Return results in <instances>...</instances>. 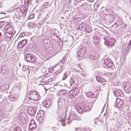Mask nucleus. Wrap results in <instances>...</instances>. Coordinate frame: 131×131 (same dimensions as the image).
I'll list each match as a JSON object with an SVG mask.
<instances>
[{"instance_id": "1", "label": "nucleus", "mask_w": 131, "mask_h": 131, "mask_svg": "<svg viewBox=\"0 0 131 131\" xmlns=\"http://www.w3.org/2000/svg\"><path fill=\"white\" fill-rule=\"evenodd\" d=\"M67 95V94L65 92L61 93L60 96L59 97V100L58 101V105L61 103L66 104L68 102V98L66 97Z\"/></svg>"}, {"instance_id": "2", "label": "nucleus", "mask_w": 131, "mask_h": 131, "mask_svg": "<svg viewBox=\"0 0 131 131\" xmlns=\"http://www.w3.org/2000/svg\"><path fill=\"white\" fill-rule=\"evenodd\" d=\"M105 40L104 44L109 48L112 47L114 45L115 40L113 38H104Z\"/></svg>"}, {"instance_id": "3", "label": "nucleus", "mask_w": 131, "mask_h": 131, "mask_svg": "<svg viewBox=\"0 0 131 131\" xmlns=\"http://www.w3.org/2000/svg\"><path fill=\"white\" fill-rule=\"evenodd\" d=\"M25 57L27 62L35 63L36 59V58L35 56L32 55L30 53L27 54Z\"/></svg>"}, {"instance_id": "4", "label": "nucleus", "mask_w": 131, "mask_h": 131, "mask_svg": "<svg viewBox=\"0 0 131 131\" xmlns=\"http://www.w3.org/2000/svg\"><path fill=\"white\" fill-rule=\"evenodd\" d=\"M28 8V6L23 5L20 8H19L18 9L20 10V12L23 14V16L25 17L26 15Z\"/></svg>"}, {"instance_id": "5", "label": "nucleus", "mask_w": 131, "mask_h": 131, "mask_svg": "<svg viewBox=\"0 0 131 131\" xmlns=\"http://www.w3.org/2000/svg\"><path fill=\"white\" fill-rule=\"evenodd\" d=\"M38 96L36 92H32L29 94L28 97L30 99L36 101L38 100Z\"/></svg>"}, {"instance_id": "6", "label": "nucleus", "mask_w": 131, "mask_h": 131, "mask_svg": "<svg viewBox=\"0 0 131 131\" xmlns=\"http://www.w3.org/2000/svg\"><path fill=\"white\" fill-rule=\"evenodd\" d=\"M123 103V100L120 98H117L116 99V102L114 103V106L116 107H121Z\"/></svg>"}, {"instance_id": "7", "label": "nucleus", "mask_w": 131, "mask_h": 131, "mask_svg": "<svg viewBox=\"0 0 131 131\" xmlns=\"http://www.w3.org/2000/svg\"><path fill=\"white\" fill-rule=\"evenodd\" d=\"M104 64L108 67H111L113 65V64L112 60L108 58L105 59L104 61Z\"/></svg>"}, {"instance_id": "8", "label": "nucleus", "mask_w": 131, "mask_h": 131, "mask_svg": "<svg viewBox=\"0 0 131 131\" xmlns=\"http://www.w3.org/2000/svg\"><path fill=\"white\" fill-rule=\"evenodd\" d=\"M86 50V49L85 47H83L80 49L77 53L78 56L80 57H83L85 54Z\"/></svg>"}, {"instance_id": "9", "label": "nucleus", "mask_w": 131, "mask_h": 131, "mask_svg": "<svg viewBox=\"0 0 131 131\" xmlns=\"http://www.w3.org/2000/svg\"><path fill=\"white\" fill-rule=\"evenodd\" d=\"M113 93L115 96L116 97H123V92L121 90L116 89L113 91Z\"/></svg>"}, {"instance_id": "10", "label": "nucleus", "mask_w": 131, "mask_h": 131, "mask_svg": "<svg viewBox=\"0 0 131 131\" xmlns=\"http://www.w3.org/2000/svg\"><path fill=\"white\" fill-rule=\"evenodd\" d=\"M92 104L91 103H89L83 105L82 106L83 111L86 112L92 109Z\"/></svg>"}, {"instance_id": "11", "label": "nucleus", "mask_w": 131, "mask_h": 131, "mask_svg": "<svg viewBox=\"0 0 131 131\" xmlns=\"http://www.w3.org/2000/svg\"><path fill=\"white\" fill-rule=\"evenodd\" d=\"M78 92V89H75L70 91L68 95L70 97L72 98L75 96Z\"/></svg>"}, {"instance_id": "12", "label": "nucleus", "mask_w": 131, "mask_h": 131, "mask_svg": "<svg viewBox=\"0 0 131 131\" xmlns=\"http://www.w3.org/2000/svg\"><path fill=\"white\" fill-rule=\"evenodd\" d=\"M36 112V108L33 107H29L28 109V114L31 115H34Z\"/></svg>"}, {"instance_id": "13", "label": "nucleus", "mask_w": 131, "mask_h": 131, "mask_svg": "<svg viewBox=\"0 0 131 131\" xmlns=\"http://www.w3.org/2000/svg\"><path fill=\"white\" fill-rule=\"evenodd\" d=\"M36 124L34 119H31V123L29 125V129L30 130H32L34 129L36 127Z\"/></svg>"}, {"instance_id": "14", "label": "nucleus", "mask_w": 131, "mask_h": 131, "mask_svg": "<svg viewBox=\"0 0 131 131\" xmlns=\"http://www.w3.org/2000/svg\"><path fill=\"white\" fill-rule=\"evenodd\" d=\"M27 42L26 40H23L19 42L17 45V47L19 48H21L24 46Z\"/></svg>"}, {"instance_id": "15", "label": "nucleus", "mask_w": 131, "mask_h": 131, "mask_svg": "<svg viewBox=\"0 0 131 131\" xmlns=\"http://www.w3.org/2000/svg\"><path fill=\"white\" fill-rule=\"evenodd\" d=\"M4 29L6 30V31H9V32H10V31H15L13 28L9 24H7L6 25Z\"/></svg>"}, {"instance_id": "16", "label": "nucleus", "mask_w": 131, "mask_h": 131, "mask_svg": "<svg viewBox=\"0 0 131 131\" xmlns=\"http://www.w3.org/2000/svg\"><path fill=\"white\" fill-rule=\"evenodd\" d=\"M82 105L80 104H77L76 106L75 109L79 113H81L83 111V108L82 107Z\"/></svg>"}, {"instance_id": "17", "label": "nucleus", "mask_w": 131, "mask_h": 131, "mask_svg": "<svg viewBox=\"0 0 131 131\" xmlns=\"http://www.w3.org/2000/svg\"><path fill=\"white\" fill-rule=\"evenodd\" d=\"M15 31H10V32H9V31H6L5 35L7 37L10 38L15 34Z\"/></svg>"}, {"instance_id": "18", "label": "nucleus", "mask_w": 131, "mask_h": 131, "mask_svg": "<svg viewBox=\"0 0 131 131\" xmlns=\"http://www.w3.org/2000/svg\"><path fill=\"white\" fill-rule=\"evenodd\" d=\"M85 94L87 97L91 98H94L96 96V95L93 93H92L91 92H86Z\"/></svg>"}, {"instance_id": "19", "label": "nucleus", "mask_w": 131, "mask_h": 131, "mask_svg": "<svg viewBox=\"0 0 131 131\" xmlns=\"http://www.w3.org/2000/svg\"><path fill=\"white\" fill-rule=\"evenodd\" d=\"M85 31L86 32L89 33L92 31V28L91 26L88 25H86L84 27Z\"/></svg>"}, {"instance_id": "20", "label": "nucleus", "mask_w": 131, "mask_h": 131, "mask_svg": "<svg viewBox=\"0 0 131 131\" xmlns=\"http://www.w3.org/2000/svg\"><path fill=\"white\" fill-rule=\"evenodd\" d=\"M88 58L91 60L93 61L96 60L97 58L94 54L92 53L89 55Z\"/></svg>"}, {"instance_id": "21", "label": "nucleus", "mask_w": 131, "mask_h": 131, "mask_svg": "<svg viewBox=\"0 0 131 131\" xmlns=\"http://www.w3.org/2000/svg\"><path fill=\"white\" fill-rule=\"evenodd\" d=\"M50 104L49 101H43L42 103V105L46 108L48 107Z\"/></svg>"}, {"instance_id": "22", "label": "nucleus", "mask_w": 131, "mask_h": 131, "mask_svg": "<svg viewBox=\"0 0 131 131\" xmlns=\"http://www.w3.org/2000/svg\"><path fill=\"white\" fill-rule=\"evenodd\" d=\"M44 115V112L42 110L39 111L37 114L38 116L40 117L41 119L43 118Z\"/></svg>"}, {"instance_id": "23", "label": "nucleus", "mask_w": 131, "mask_h": 131, "mask_svg": "<svg viewBox=\"0 0 131 131\" xmlns=\"http://www.w3.org/2000/svg\"><path fill=\"white\" fill-rule=\"evenodd\" d=\"M93 42L94 43L97 44L99 42L100 39L99 37L94 36L93 37Z\"/></svg>"}, {"instance_id": "24", "label": "nucleus", "mask_w": 131, "mask_h": 131, "mask_svg": "<svg viewBox=\"0 0 131 131\" xmlns=\"http://www.w3.org/2000/svg\"><path fill=\"white\" fill-rule=\"evenodd\" d=\"M32 1V0H24V4L29 7V5L31 4Z\"/></svg>"}, {"instance_id": "25", "label": "nucleus", "mask_w": 131, "mask_h": 131, "mask_svg": "<svg viewBox=\"0 0 131 131\" xmlns=\"http://www.w3.org/2000/svg\"><path fill=\"white\" fill-rule=\"evenodd\" d=\"M124 90L126 93L129 94L131 92V87L125 86Z\"/></svg>"}, {"instance_id": "26", "label": "nucleus", "mask_w": 131, "mask_h": 131, "mask_svg": "<svg viewBox=\"0 0 131 131\" xmlns=\"http://www.w3.org/2000/svg\"><path fill=\"white\" fill-rule=\"evenodd\" d=\"M63 66H59V69L55 72L56 74H58L61 73L63 70Z\"/></svg>"}, {"instance_id": "27", "label": "nucleus", "mask_w": 131, "mask_h": 131, "mask_svg": "<svg viewBox=\"0 0 131 131\" xmlns=\"http://www.w3.org/2000/svg\"><path fill=\"white\" fill-rule=\"evenodd\" d=\"M69 74L70 73H68L67 72L64 73L62 76V80H65L68 76V74Z\"/></svg>"}, {"instance_id": "28", "label": "nucleus", "mask_w": 131, "mask_h": 131, "mask_svg": "<svg viewBox=\"0 0 131 131\" xmlns=\"http://www.w3.org/2000/svg\"><path fill=\"white\" fill-rule=\"evenodd\" d=\"M49 3L47 2H46L42 5V8H48L49 7Z\"/></svg>"}, {"instance_id": "29", "label": "nucleus", "mask_w": 131, "mask_h": 131, "mask_svg": "<svg viewBox=\"0 0 131 131\" xmlns=\"http://www.w3.org/2000/svg\"><path fill=\"white\" fill-rule=\"evenodd\" d=\"M14 131H21V129L20 127L18 126H16L14 127Z\"/></svg>"}, {"instance_id": "30", "label": "nucleus", "mask_w": 131, "mask_h": 131, "mask_svg": "<svg viewBox=\"0 0 131 131\" xmlns=\"http://www.w3.org/2000/svg\"><path fill=\"white\" fill-rule=\"evenodd\" d=\"M7 122V121H5L3 122L1 124V126L2 127H5L6 126Z\"/></svg>"}, {"instance_id": "31", "label": "nucleus", "mask_w": 131, "mask_h": 131, "mask_svg": "<svg viewBox=\"0 0 131 131\" xmlns=\"http://www.w3.org/2000/svg\"><path fill=\"white\" fill-rule=\"evenodd\" d=\"M13 106L11 104H9L8 105V106L7 107L8 111L10 112L12 110Z\"/></svg>"}, {"instance_id": "32", "label": "nucleus", "mask_w": 131, "mask_h": 131, "mask_svg": "<svg viewBox=\"0 0 131 131\" xmlns=\"http://www.w3.org/2000/svg\"><path fill=\"white\" fill-rule=\"evenodd\" d=\"M46 21V19L43 18H42L41 20L40 21L39 24L40 25H42Z\"/></svg>"}, {"instance_id": "33", "label": "nucleus", "mask_w": 131, "mask_h": 131, "mask_svg": "<svg viewBox=\"0 0 131 131\" xmlns=\"http://www.w3.org/2000/svg\"><path fill=\"white\" fill-rule=\"evenodd\" d=\"M96 78L97 81L100 82H102V79L100 76H97L96 77Z\"/></svg>"}, {"instance_id": "34", "label": "nucleus", "mask_w": 131, "mask_h": 131, "mask_svg": "<svg viewBox=\"0 0 131 131\" xmlns=\"http://www.w3.org/2000/svg\"><path fill=\"white\" fill-rule=\"evenodd\" d=\"M5 24V23L4 21H0V29L3 27Z\"/></svg>"}, {"instance_id": "35", "label": "nucleus", "mask_w": 131, "mask_h": 131, "mask_svg": "<svg viewBox=\"0 0 131 131\" xmlns=\"http://www.w3.org/2000/svg\"><path fill=\"white\" fill-rule=\"evenodd\" d=\"M122 21L120 20H117L116 22V24L117 26H119L121 25Z\"/></svg>"}, {"instance_id": "36", "label": "nucleus", "mask_w": 131, "mask_h": 131, "mask_svg": "<svg viewBox=\"0 0 131 131\" xmlns=\"http://www.w3.org/2000/svg\"><path fill=\"white\" fill-rule=\"evenodd\" d=\"M83 27L82 24H80L78 26H77L76 27L77 29L79 30L82 29L83 28Z\"/></svg>"}, {"instance_id": "37", "label": "nucleus", "mask_w": 131, "mask_h": 131, "mask_svg": "<svg viewBox=\"0 0 131 131\" xmlns=\"http://www.w3.org/2000/svg\"><path fill=\"white\" fill-rule=\"evenodd\" d=\"M70 86H71L72 85V84L74 82V79L72 78H71L70 80Z\"/></svg>"}, {"instance_id": "38", "label": "nucleus", "mask_w": 131, "mask_h": 131, "mask_svg": "<svg viewBox=\"0 0 131 131\" xmlns=\"http://www.w3.org/2000/svg\"><path fill=\"white\" fill-rule=\"evenodd\" d=\"M58 41H57V43H58V45H59V46L60 47H62V46L63 45V42H62L60 40L59 42V43H58Z\"/></svg>"}, {"instance_id": "39", "label": "nucleus", "mask_w": 131, "mask_h": 131, "mask_svg": "<svg viewBox=\"0 0 131 131\" xmlns=\"http://www.w3.org/2000/svg\"><path fill=\"white\" fill-rule=\"evenodd\" d=\"M4 87H5V89H8L9 87V84L8 83L5 84L4 85Z\"/></svg>"}, {"instance_id": "40", "label": "nucleus", "mask_w": 131, "mask_h": 131, "mask_svg": "<svg viewBox=\"0 0 131 131\" xmlns=\"http://www.w3.org/2000/svg\"><path fill=\"white\" fill-rule=\"evenodd\" d=\"M61 122L62 126H65V120L64 119H63L61 120Z\"/></svg>"}, {"instance_id": "41", "label": "nucleus", "mask_w": 131, "mask_h": 131, "mask_svg": "<svg viewBox=\"0 0 131 131\" xmlns=\"http://www.w3.org/2000/svg\"><path fill=\"white\" fill-rule=\"evenodd\" d=\"M102 74L103 75L105 76H107L108 75V73L107 72H106L104 71L103 72H102Z\"/></svg>"}, {"instance_id": "42", "label": "nucleus", "mask_w": 131, "mask_h": 131, "mask_svg": "<svg viewBox=\"0 0 131 131\" xmlns=\"http://www.w3.org/2000/svg\"><path fill=\"white\" fill-rule=\"evenodd\" d=\"M49 40L47 39H45L43 41V43H48V42L49 41Z\"/></svg>"}, {"instance_id": "43", "label": "nucleus", "mask_w": 131, "mask_h": 131, "mask_svg": "<svg viewBox=\"0 0 131 131\" xmlns=\"http://www.w3.org/2000/svg\"><path fill=\"white\" fill-rule=\"evenodd\" d=\"M25 35V34L24 33H21L19 35V37H23Z\"/></svg>"}, {"instance_id": "44", "label": "nucleus", "mask_w": 131, "mask_h": 131, "mask_svg": "<svg viewBox=\"0 0 131 131\" xmlns=\"http://www.w3.org/2000/svg\"><path fill=\"white\" fill-rule=\"evenodd\" d=\"M22 69L23 71H25L26 70V67L25 66H23Z\"/></svg>"}, {"instance_id": "45", "label": "nucleus", "mask_w": 131, "mask_h": 131, "mask_svg": "<svg viewBox=\"0 0 131 131\" xmlns=\"http://www.w3.org/2000/svg\"><path fill=\"white\" fill-rule=\"evenodd\" d=\"M9 100L11 101H14L15 98H13L12 97H10L9 98Z\"/></svg>"}, {"instance_id": "46", "label": "nucleus", "mask_w": 131, "mask_h": 131, "mask_svg": "<svg viewBox=\"0 0 131 131\" xmlns=\"http://www.w3.org/2000/svg\"><path fill=\"white\" fill-rule=\"evenodd\" d=\"M64 58L63 57L61 60H60V62L61 63V64H62L63 62H64Z\"/></svg>"}, {"instance_id": "47", "label": "nucleus", "mask_w": 131, "mask_h": 131, "mask_svg": "<svg viewBox=\"0 0 131 131\" xmlns=\"http://www.w3.org/2000/svg\"><path fill=\"white\" fill-rule=\"evenodd\" d=\"M58 129V128H56V127H53L52 128V129H53L54 130H56Z\"/></svg>"}, {"instance_id": "48", "label": "nucleus", "mask_w": 131, "mask_h": 131, "mask_svg": "<svg viewBox=\"0 0 131 131\" xmlns=\"http://www.w3.org/2000/svg\"><path fill=\"white\" fill-rule=\"evenodd\" d=\"M39 0H35V2L36 3H38Z\"/></svg>"}, {"instance_id": "49", "label": "nucleus", "mask_w": 131, "mask_h": 131, "mask_svg": "<svg viewBox=\"0 0 131 131\" xmlns=\"http://www.w3.org/2000/svg\"><path fill=\"white\" fill-rule=\"evenodd\" d=\"M97 66L96 65L95 66L93 67V68L94 69L97 68Z\"/></svg>"}, {"instance_id": "50", "label": "nucleus", "mask_w": 131, "mask_h": 131, "mask_svg": "<svg viewBox=\"0 0 131 131\" xmlns=\"http://www.w3.org/2000/svg\"><path fill=\"white\" fill-rule=\"evenodd\" d=\"M95 119H96V120H98V118H94V120L95 121V122H94V123L95 124H96V121H95Z\"/></svg>"}, {"instance_id": "51", "label": "nucleus", "mask_w": 131, "mask_h": 131, "mask_svg": "<svg viewBox=\"0 0 131 131\" xmlns=\"http://www.w3.org/2000/svg\"><path fill=\"white\" fill-rule=\"evenodd\" d=\"M129 101L131 103V95L129 97Z\"/></svg>"}, {"instance_id": "52", "label": "nucleus", "mask_w": 131, "mask_h": 131, "mask_svg": "<svg viewBox=\"0 0 131 131\" xmlns=\"http://www.w3.org/2000/svg\"><path fill=\"white\" fill-rule=\"evenodd\" d=\"M94 0H89V1L90 2H92L94 1Z\"/></svg>"}, {"instance_id": "53", "label": "nucleus", "mask_w": 131, "mask_h": 131, "mask_svg": "<svg viewBox=\"0 0 131 131\" xmlns=\"http://www.w3.org/2000/svg\"><path fill=\"white\" fill-rule=\"evenodd\" d=\"M129 47H128V49H127L126 50L127 51H127H129Z\"/></svg>"}, {"instance_id": "54", "label": "nucleus", "mask_w": 131, "mask_h": 131, "mask_svg": "<svg viewBox=\"0 0 131 131\" xmlns=\"http://www.w3.org/2000/svg\"><path fill=\"white\" fill-rule=\"evenodd\" d=\"M105 105L103 107V108L102 109V111H103H103L104 110V106H105Z\"/></svg>"}, {"instance_id": "55", "label": "nucleus", "mask_w": 131, "mask_h": 131, "mask_svg": "<svg viewBox=\"0 0 131 131\" xmlns=\"http://www.w3.org/2000/svg\"><path fill=\"white\" fill-rule=\"evenodd\" d=\"M44 88L45 90H48L49 89V88H48L47 89L45 87H44Z\"/></svg>"}, {"instance_id": "56", "label": "nucleus", "mask_w": 131, "mask_h": 131, "mask_svg": "<svg viewBox=\"0 0 131 131\" xmlns=\"http://www.w3.org/2000/svg\"><path fill=\"white\" fill-rule=\"evenodd\" d=\"M70 123V122L68 121V124H69Z\"/></svg>"}, {"instance_id": "57", "label": "nucleus", "mask_w": 131, "mask_h": 131, "mask_svg": "<svg viewBox=\"0 0 131 131\" xmlns=\"http://www.w3.org/2000/svg\"><path fill=\"white\" fill-rule=\"evenodd\" d=\"M70 117H68V120H69L70 119Z\"/></svg>"}, {"instance_id": "58", "label": "nucleus", "mask_w": 131, "mask_h": 131, "mask_svg": "<svg viewBox=\"0 0 131 131\" xmlns=\"http://www.w3.org/2000/svg\"><path fill=\"white\" fill-rule=\"evenodd\" d=\"M130 43H131L130 42V43L128 44V45H130Z\"/></svg>"}, {"instance_id": "59", "label": "nucleus", "mask_w": 131, "mask_h": 131, "mask_svg": "<svg viewBox=\"0 0 131 131\" xmlns=\"http://www.w3.org/2000/svg\"><path fill=\"white\" fill-rule=\"evenodd\" d=\"M114 19V17H113L112 19V20H113Z\"/></svg>"}, {"instance_id": "60", "label": "nucleus", "mask_w": 131, "mask_h": 131, "mask_svg": "<svg viewBox=\"0 0 131 131\" xmlns=\"http://www.w3.org/2000/svg\"><path fill=\"white\" fill-rule=\"evenodd\" d=\"M1 32H0V36H1Z\"/></svg>"}, {"instance_id": "61", "label": "nucleus", "mask_w": 131, "mask_h": 131, "mask_svg": "<svg viewBox=\"0 0 131 131\" xmlns=\"http://www.w3.org/2000/svg\"><path fill=\"white\" fill-rule=\"evenodd\" d=\"M80 67V68L81 69V70H82V68H81Z\"/></svg>"}, {"instance_id": "62", "label": "nucleus", "mask_w": 131, "mask_h": 131, "mask_svg": "<svg viewBox=\"0 0 131 131\" xmlns=\"http://www.w3.org/2000/svg\"><path fill=\"white\" fill-rule=\"evenodd\" d=\"M50 70V69H49V70H49V71H50V70Z\"/></svg>"}, {"instance_id": "63", "label": "nucleus", "mask_w": 131, "mask_h": 131, "mask_svg": "<svg viewBox=\"0 0 131 131\" xmlns=\"http://www.w3.org/2000/svg\"><path fill=\"white\" fill-rule=\"evenodd\" d=\"M111 15L112 16H111V17H112V16H113V15Z\"/></svg>"}]
</instances>
